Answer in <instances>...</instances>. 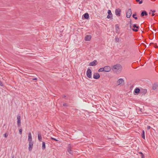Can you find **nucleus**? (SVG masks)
I'll return each instance as SVG.
<instances>
[{
	"mask_svg": "<svg viewBox=\"0 0 158 158\" xmlns=\"http://www.w3.org/2000/svg\"><path fill=\"white\" fill-rule=\"evenodd\" d=\"M104 72H110L111 68L109 66H106L104 67Z\"/></svg>",
	"mask_w": 158,
	"mask_h": 158,
	"instance_id": "obj_11",
	"label": "nucleus"
},
{
	"mask_svg": "<svg viewBox=\"0 0 158 158\" xmlns=\"http://www.w3.org/2000/svg\"><path fill=\"white\" fill-rule=\"evenodd\" d=\"M8 135V134L7 133H5L4 134V136L5 138H7Z\"/></svg>",
	"mask_w": 158,
	"mask_h": 158,
	"instance_id": "obj_29",
	"label": "nucleus"
},
{
	"mask_svg": "<svg viewBox=\"0 0 158 158\" xmlns=\"http://www.w3.org/2000/svg\"><path fill=\"white\" fill-rule=\"evenodd\" d=\"M115 40L116 42H119V38H118V37H115Z\"/></svg>",
	"mask_w": 158,
	"mask_h": 158,
	"instance_id": "obj_28",
	"label": "nucleus"
},
{
	"mask_svg": "<svg viewBox=\"0 0 158 158\" xmlns=\"http://www.w3.org/2000/svg\"><path fill=\"white\" fill-rule=\"evenodd\" d=\"M137 2H139V4H141L143 3V2L142 1H140V0H135Z\"/></svg>",
	"mask_w": 158,
	"mask_h": 158,
	"instance_id": "obj_27",
	"label": "nucleus"
},
{
	"mask_svg": "<svg viewBox=\"0 0 158 158\" xmlns=\"http://www.w3.org/2000/svg\"><path fill=\"white\" fill-rule=\"evenodd\" d=\"M51 139H53V140H55L56 141H58V140L56 139L55 138H53V137H51Z\"/></svg>",
	"mask_w": 158,
	"mask_h": 158,
	"instance_id": "obj_30",
	"label": "nucleus"
},
{
	"mask_svg": "<svg viewBox=\"0 0 158 158\" xmlns=\"http://www.w3.org/2000/svg\"><path fill=\"white\" fill-rule=\"evenodd\" d=\"M143 139H145V132L144 130L142 131V132L141 135Z\"/></svg>",
	"mask_w": 158,
	"mask_h": 158,
	"instance_id": "obj_21",
	"label": "nucleus"
},
{
	"mask_svg": "<svg viewBox=\"0 0 158 158\" xmlns=\"http://www.w3.org/2000/svg\"><path fill=\"white\" fill-rule=\"evenodd\" d=\"M63 105L64 106H66V103H64Z\"/></svg>",
	"mask_w": 158,
	"mask_h": 158,
	"instance_id": "obj_39",
	"label": "nucleus"
},
{
	"mask_svg": "<svg viewBox=\"0 0 158 158\" xmlns=\"http://www.w3.org/2000/svg\"><path fill=\"white\" fill-rule=\"evenodd\" d=\"M100 77V76L98 73H95L93 74V78L95 79H98Z\"/></svg>",
	"mask_w": 158,
	"mask_h": 158,
	"instance_id": "obj_9",
	"label": "nucleus"
},
{
	"mask_svg": "<svg viewBox=\"0 0 158 158\" xmlns=\"http://www.w3.org/2000/svg\"><path fill=\"white\" fill-rule=\"evenodd\" d=\"M115 27L116 30L117 29H119V27L118 24H116L115 25Z\"/></svg>",
	"mask_w": 158,
	"mask_h": 158,
	"instance_id": "obj_33",
	"label": "nucleus"
},
{
	"mask_svg": "<svg viewBox=\"0 0 158 158\" xmlns=\"http://www.w3.org/2000/svg\"><path fill=\"white\" fill-rule=\"evenodd\" d=\"M132 25H130V28L131 29H132Z\"/></svg>",
	"mask_w": 158,
	"mask_h": 158,
	"instance_id": "obj_38",
	"label": "nucleus"
},
{
	"mask_svg": "<svg viewBox=\"0 0 158 158\" xmlns=\"http://www.w3.org/2000/svg\"><path fill=\"white\" fill-rule=\"evenodd\" d=\"M123 69L122 66L119 64H116L112 66L111 69L113 72L117 74L120 73Z\"/></svg>",
	"mask_w": 158,
	"mask_h": 158,
	"instance_id": "obj_1",
	"label": "nucleus"
},
{
	"mask_svg": "<svg viewBox=\"0 0 158 158\" xmlns=\"http://www.w3.org/2000/svg\"><path fill=\"white\" fill-rule=\"evenodd\" d=\"M33 142H29L28 150L29 151H31L33 146Z\"/></svg>",
	"mask_w": 158,
	"mask_h": 158,
	"instance_id": "obj_8",
	"label": "nucleus"
},
{
	"mask_svg": "<svg viewBox=\"0 0 158 158\" xmlns=\"http://www.w3.org/2000/svg\"><path fill=\"white\" fill-rule=\"evenodd\" d=\"M28 141L29 142H32V136L31 134V132H29L28 133Z\"/></svg>",
	"mask_w": 158,
	"mask_h": 158,
	"instance_id": "obj_16",
	"label": "nucleus"
},
{
	"mask_svg": "<svg viewBox=\"0 0 158 158\" xmlns=\"http://www.w3.org/2000/svg\"><path fill=\"white\" fill-rule=\"evenodd\" d=\"M133 28H132L133 31L135 32H137L138 31V29L139 28V27L137 26L136 24H134L133 25Z\"/></svg>",
	"mask_w": 158,
	"mask_h": 158,
	"instance_id": "obj_5",
	"label": "nucleus"
},
{
	"mask_svg": "<svg viewBox=\"0 0 158 158\" xmlns=\"http://www.w3.org/2000/svg\"><path fill=\"white\" fill-rule=\"evenodd\" d=\"M19 133L20 135L22 134V129L21 128L19 130Z\"/></svg>",
	"mask_w": 158,
	"mask_h": 158,
	"instance_id": "obj_32",
	"label": "nucleus"
},
{
	"mask_svg": "<svg viewBox=\"0 0 158 158\" xmlns=\"http://www.w3.org/2000/svg\"><path fill=\"white\" fill-rule=\"evenodd\" d=\"M91 38V36L90 35H86L85 37V40L86 41H89Z\"/></svg>",
	"mask_w": 158,
	"mask_h": 158,
	"instance_id": "obj_15",
	"label": "nucleus"
},
{
	"mask_svg": "<svg viewBox=\"0 0 158 158\" xmlns=\"http://www.w3.org/2000/svg\"><path fill=\"white\" fill-rule=\"evenodd\" d=\"M121 10L120 8L116 9L115 10V15L117 16H120L121 15Z\"/></svg>",
	"mask_w": 158,
	"mask_h": 158,
	"instance_id": "obj_6",
	"label": "nucleus"
},
{
	"mask_svg": "<svg viewBox=\"0 0 158 158\" xmlns=\"http://www.w3.org/2000/svg\"><path fill=\"white\" fill-rule=\"evenodd\" d=\"M65 97H66V96H65V95H64V96H63V98H65Z\"/></svg>",
	"mask_w": 158,
	"mask_h": 158,
	"instance_id": "obj_43",
	"label": "nucleus"
},
{
	"mask_svg": "<svg viewBox=\"0 0 158 158\" xmlns=\"http://www.w3.org/2000/svg\"><path fill=\"white\" fill-rule=\"evenodd\" d=\"M86 76L88 77L92 78V71L90 69L88 68L86 71Z\"/></svg>",
	"mask_w": 158,
	"mask_h": 158,
	"instance_id": "obj_2",
	"label": "nucleus"
},
{
	"mask_svg": "<svg viewBox=\"0 0 158 158\" xmlns=\"http://www.w3.org/2000/svg\"><path fill=\"white\" fill-rule=\"evenodd\" d=\"M158 87V83H155L152 86V89L153 90H155Z\"/></svg>",
	"mask_w": 158,
	"mask_h": 158,
	"instance_id": "obj_14",
	"label": "nucleus"
},
{
	"mask_svg": "<svg viewBox=\"0 0 158 158\" xmlns=\"http://www.w3.org/2000/svg\"><path fill=\"white\" fill-rule=\"evenodd\" d=\"M149 14H151V12H149Z\"/></svg>",
	"mask_w": 158,
	"mask_h": 158,
	"instance_id": "obj_44",
	"label": "nucleus"
},
{
	"mask_svg": "<svg viewBox=\"0 0 158 158\" xmlns=\"http://www.w3.org/2000/svg\"><path fill=\"white\" fill-rule=\"evenodd\" d=\"M147 92V90L146 89H141L140 91V93L142 95H144L146 94Z\"/></svg>",
	"mask_w": 158,
	"mask_h": 158,
	"instance_id": "obj_10",
	"label": "nucleus"
},
{
	"mask_svg": "<svg viewBox=\"0 0 158 158\" xmlns=\"http://www.w3.org/2000/svg\"><path fill=\"white\" fill-rule=\"evenodd\" d=\"M38 139L40 141H42V138L41 135V134L39 133V132L38 133Z\"/></svg>",
	"mask_w": 158,
	"mask_h": 158,
	"instance_id": "obj_20",
	"label": "nucleus"
},
{
	"mask_svg": "<svg viewBox=\"0 0 158 158\" xmlns=\"http://www.w3.org/2000/svg\"><path fill=\"white\" fill-rule=\"evenodd\" d=\"M154 47L155 48H158V46H157L156 45H155Z\"/></svg>",
	"mask_w": 158,
	"mask_h": 158,
	"instance_id": "obj_37",
	"label": "nucleus"
},
{
	"mask_svg": "<svg viewBox=\"0 0 158 158\" xmlns=\"http://www.w3.org/2000/svg\"><path fill=\"white\" fill-rule=\"evenodd\" d=\"M67 151L69 152V148L67 149Z\"/></svg>",
	"mask_w": 158,
	"mask_h": 158,
	"instance_id": "obj_42",
	"label": "nucleus"
},
{
	"mask_svg": "<svg viewBox=\"0 0 158 158\" xmlns=\"http://www.w3.org/2000/svg\"><path fill=\"white\" fill-rule=\"evenodd\" d=\"M107 13L108 14V15L107 16V18L108 19H112L113 15L112 14L111 10H108L107 11Z\"/></svg>",
	"mask_w": 158,
	"mask_h": 158,
	"instance_id": "obj_7",
	"label": "nucleus"
},
{
	"mask_svg": "<svg viewBox=\"0 0 158 158\" xmlns=\"http://www.w3.org/2000/svg\"><path fill=\"white\" fill-rule=\"evenodd\" d=\"M129 23H130V25H132V21H131V20H130V22H129Z\"/></svg>",
	"mask_w": 158,
	"mask_h": 158,
	"instance_id": "obj_35",
	"label": "nucleus"
},
{
	"mask_svg": "<svg viewBox=\"0 0 158 158\" xmlns=\"http://www.w3.org/2000/svg\"><path fill=\"white\" fill-rule=\"evenodd\" d=\"M132 11L131 9H128L126 12V17L127 18H130L131 15Z\"/></svg>",
	"mask_w": 158,
	"mask_h": 158,
	"instance_id": "obj_4",
	"label": "nucleus"
},
{
	"mask_svg": "<svg viewBox=\"0 0 158 158\" xmlns=\"http://www.w3.org/2000/svg\"><path fill=\"white\" fill-rule=\"evenodd\" d=\"M123 82V80L122 78H120L118 80L117 83L118 84V85H119L122 84Z\"/></svg>",
	"mask_w": 158,
	"mask_h": 158,
	"instance_id": "obj_19",
	"label": "nucleus"
},
{
	"mask_svg": "<svg viewBox=\"0 0 158 158\" xmlns=\"http://www.w3.org/2000/svg\"><path fill=\"white\" fill-rule=\"evenodd\" d=\"M136 15L135 14H133L132 15V16L133 18H134L135 20H136L138 19V18L137 17H135V16H136Z\"/></svg>",
	"mask_w": 158,
	"mask_h": 158,
	"instance_id": "obj_26",
	"label": "nucleus"
},
{
	"mask_svg": "<svg viewBox=\"0 0 158 158\" xmlns=\"http://www.w3.org/2000/svg\"><path fill=\"white\" fill-rule=\"evenodd\" d=\"M17 123L18 127H19L21 126V116L20 114H18L17 116Z\"/></svg>",
	"mask_w": 158,
	"mask_h": 158,
	"instance_id": "obj_3",
	"label": "nucleus"
},
{
	"mask_svg": "<svg viewBox=\"0 0 158 158\" xmlns=\"http://www.w3.org/2000/svg\"><path fill=\"white\" fill-rule=\"evenodd\" d=\"M0 85L1 86H3V84L2 82L0 80Z\"/></svg>",
	"mask_w": 158,
	"mask_h": 158,
	"instance_id": "obj_31",
	"label": "nucleus"
},
{
	"mask_svg": "<svg viewBox=\"0 0 158 158\" xmlns=\"http://www.w3.org/2000/svg\"><path fill=\"white\" fill-rule=\"evenodd\" d=\"M37 80V78H34L33 79V80Z\"/></svg>",
	"mask_w": 158,
	"mask_h": 158,
	"instance_id": "obj_41",
	"label": "nucleus"
},
{
	"mask_svg": "<svg viewBox=\"0 0 158 158\" xmlns=\"http://www.w3.org/2000/svg\"><path fill=\"white\" fill-rule=\"evenodd\" d=\"M138 153L140 154L141 158H145L143 154L141 152H139Z\"/></svg>",
	"mask_w": 158,
	"mask_h": 158,
	"instance_id": "obj_25",
	"label": "nucleus"
},
{
	"mask_svg": "<svg viewBox=\"0 0 158 158\" xmlns=\"http://www.w3.org/2000/svg\"><path fill=\"white\" fill-rule=\"evenodd\" d=\"M150 11L153 12V13L155 12L156 10H150Z\"/></svg>",
	"mask_w": 158,
	"mask_h": 158,
	"instance_id": "obj_34",
	"label": "nucleus"
},
{
	"mask_svg": "<svg viewBox=\"0 0 158 158\" xmlns=\"http://www.w3.org/2000/svg\"><path fill=\"white\" fill-rule=\"evenodd\" d=\"M42 148L43 150H44L45 148V143L44 142H42Z\"/></svg>",
	"mask_w": 158,
	"mask_h": 158,
	"instance_id": "obj_22",
	"label": "nucleus"
},
{
	"mask_svg": "<svg viewBox=\"0 0 158 158\" xmlns=\"http://www.w3.org/2000/svg\"><path fill=\"white\" fill-rule=\"evenodd\" d=\"M148 15V14L146 12V11L145 10L142 11L141 12V17H143L145 15L147 16V15Z\"/></svg>",
	"mask_w": 158,
	"mask_h": 158,
	"instance_id": "obj_17",
	"label": "nucleus"
},
{
	"mask_svg": "<svg viewBox=\"0 0 158 158\" xmlns=\"http://www.w3.org/2000/svg\"><path fill=\"white\" fill-rule=\"evenodd\" d=\"M140 90L137 87L135 89L134 91V94L138 95L139 93H140Z\"/></svg>",
	"mask_w": 158,
	"mask_h": 158,
	"instance_id": "obj_12",
	"label": "nucleus"
},
{
	"mask_svg": "<svg viewBox=\"0 0 158 158\" xmlns=\"http://www.w3.org/2000/svg\"><path fill=\"white\" fill-rule=\"evenodd\" d=\"M153 44V43H150V45L151 44Z\"/></svg>",
	"mask_w": 158,
	"mask_h": 158,
	"instance_id": "obj_45",
	"label": "nucleus"
},
{
	"mask_svg": "<svg viewBox=\"0 0 158 158\" xmlns=\"http://www.w3.org/2000/svg\"><path fill=\"white\" fill-rule=\"evenodd\" d=\"M98 64L97 61L96 60H94L92 62H90L89 65L91 66H94L97 65Z\"/></svg>",
	"mask_w": 158,
	"mask_h": 158,
	"instance_id": "obj_13",
	"label": "nucleus"
},
{
	"mask_svg": "<svg viewBox=\"0 0 158 158\" xmlns=\"http://www.w3.org/2000/svg\"><path fill=\"white\" fill-rule=\"evenodd\" d=\"M83 17L85 19H88L89 18V16L88 13H85L83 15Z\"/></svg>",
	"mask_w": 158,
	"mask_h": 158,
	"instance_id": "obj_18",
	"label": "nucleus"
},
{
	"mask_svg": "<svg viewBox=\"0 0 158 158\" xmlns=\"http://www.w3.org/2000/svg\"><path fill=\"white\" fill-rule=\"evenodd\" d=\"M140 0V1H142V0Z\"/></svg>",
	"mask_w": 158,
	"mask_h": 158,
	"instance_id": "obj_46",
	"label": "nucleus"
},
{
	"mask_svg": "<svg viewBox=\"0 0 158 158\" xmlns=\"http://www.w3.org/2000/svg\"><path fill=\"white\" fill-rule=\"evenodd\" d=\"M155 15V14L153 13L152 14V16H154Z\"/></svg>",
	"mask_w": 158,
	"mask_h": 158,
	"instance_id": "obj_40",
	"label": "nucleus"
},
{
	"mask_svg": "<svg viewBox=\"0 0 158 158\" xmlns=\"http://www.w3.org/2000/svg\"><path fill=\"white\" fill-rule=\"evenodd\" d=\"M150 128L151 127L150 126H148L147 128L148 130L150 129Z\"/></svg>",
	"mask_w": 158,
	"mask_h": 158,
	"instance_id": "obj_36",
	"label": "nucleus"
},
{
	"mask_svg": "<svg viewBox=\"0 0 158 158\" xmlns=\"http://www.w3.org/2000/svg\"><path fill=\"white\" fill-rule=\"evenodd\" d=\"M70 148H71V145L70 144V154L73 155L74 153V152L71 150Z\"/></svg>",
	"mask_w": 158,
	"mask_h": 158,
	"instance_id": "obj_24",
	"label": "nucleus"
},
{
	"mask_svg": "<svg viewBox=\"0 0 158 158\" xmlns=\"http://www.w3.org/2000/svg\"><path fill=\"white\" fill-rule=\"evenodd\" d=\"M104 67L101 68L99 69L98 71L99 72H104Z\"/></svg>",
	"mask_w": 158,
	"mask_h": 158,
	"instance_id": "obj_23",
	"label": "nucleus"
}]
</instances>
